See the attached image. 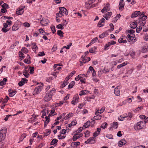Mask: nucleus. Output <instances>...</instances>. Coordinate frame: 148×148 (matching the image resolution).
Masks as SVG:
<instances>
[{
    "instance_id": "obj_37",
    "label": "nucleus",
    "mask_w": 148,
    "mask_h": 148,
    "mask_svg": "<svg viewBox=\"0 0 148 148\" xmlns=\"http://www.w3.org/2000/svg\"><path fill=\"white\" fill-rule=\"evenodd\" d=\"M18 53L19 57H20V60H22L25 58L24 54L21 51H19Z\"/></svg>"
},
{
    "instance_id": "obj_49",
    "label": "nucleus",
    "mask_w": 148,
    "mask_h": 148,
    "mask_svg": "<svg viewBox=\"0 0 148 148\" xmlns=\"http://www.w3.org/2000/svg\"><path fill=\"white\" fill-rule=\"evenodd\" d=\"M68 82L66 81L65 80L64 81V82L63 84H62L61 86V88H63L68 83Z\"/></svg>"
},
{
    "instance_id": "obj_1",
    "label": "nucleus",
    "mask_w": 148,
    "mask_h": 148,
    "mask_svg": "<svg viewBox=\"0 0 148 148\" xmlns=\"http://www.w3.org/2000/svg\"><path fill=\"white\" fill-rule=\"evenodd\" d=\"M134 33L135 31L132 29H128L125 31V33L128 34L126 38L129 42H132V43H134L137 40V38L135 36Z\"/></svg>"
},
{
    "instance_id": "obj_3",
    "label": "nucleus",
    "mask_w": 148,
    "mask_h": 148,
    "mask_svg": "<svg viewBox=\"0 0 148 148\" xmlns=\"http://www.w3.org/2000/svg\"><path fill=\"white\" fill-rule=\"evenodd\" d=\"M7 129L5 127H3L0 130V142L4 140L5 138Z\"/></svg>"
},
{
    "instance_id": "obj_61",
    "label": "nucleus",
    "mask_w": 148,
    "mask_h": 148,
    "mask_svg": "<svg viewBox=\"0 0 148 148\" xmlns=\"http://www.w3.org/2000/svg\"><path fill=\"white\" fill-rule=\"evenodd\" d=\"M117 125L118 124L117 122H114L113 123L112 127L115 129H116L117 127Z\"/></svg>"
},
{
    "instance_id": "obj_34",
    "label": "nucleus",
    "mask_w": 148,
    "mask_h": 148,
    "mask_svg": "<svg viewBox=\"0 0 148 148\" xmlns=\"http://www.w3.org/2000/svg\"><path fill=\"white\" fill-rule=\"evenodd\" d=\"M24 12V10L23 8H20L19 10L16 11V13L18 15L22 14Z\"/></svg>"
},
{
    "instance_id": "obj_31",
    "label": "nucleus",
    "mask_w": 148,
    "mask_h": 148,
    "mask_svg": "<svg viewBox=\"0 0 148 148\" xmlns=\"http://www.w3.org/2000/svg\"><path fill=\"white\" fill-rule=\"evenodd\" d=\"M18 28H19L17 24L15 23L12 27V29L13 31H15L17 30Z\"/></svg>"
},
{
    "instance_id": "obj_39",
    "label": "nucleus",
    "mask_w": 148,
    "mask_h": 148,
    "mask_svg": "<svg viewBox=\"0 0 148 148\" xmlns=\"http://www.w3.org/2000/svg\"><path fill=\"white\" fill-rule=\"evenodd\" d=\"M57 34L61 37H63V34L64 33L61 30H59L57 31Z\"/></svg>"
},
{
    "instance_id": "obj_42",
    "label": "nucleus",
    "mask_w": 148,
    "mask_h": 148,
    "mask_svg": "<svg viewBox=\"0 0 148 148\" xmlns=\"http://www.w3.org/2000/svg\"><path fill=\"white\" fill-rule=\"evenodd\" d=\"M75 84V82L74 81H72L71 82L68 86V88H73V86Z\"/></svg>"
},
{
    "instance_id": "obj_36",
    "label": "nucleus",
    "mask_w": 148,
    "mask_h": 148,
    "mask_svg": "<svg viewBox=\"0 0 148 148\" xmlns=\"http://www.w3.org/2000/svg\"><path fill=\"white\" fill-rule=\"evenodd\" d=\"M55 89L54 88H53L51 90H50L49 92L47 93L49 94V95H51V96L52 97L53 94L55 93Z\"/></svg>"
},
{
    "instance_id": "obj_45",
    "label": "nucleus",
    "mask_w": 148,
    "mask_h": 148,
    "mask_svg": "<svg viewBox=\"0 0 148 148\" xmlns=\"http://www.w3.org/2000/svg\"><path fill=\"white\" fill-rule=\"evenodd\" d=\"M16 92L15 90L12 91L11 92H10L9 94V96L10 97L13 96L16 93Z\"/></svg>"
},
{
    "instance_id": "obj_30",
    "label": "nucleus",
    "mask_w": 148,
    "mask_h": 148,
    "mask_svg": "<svg viewBox=\"0 0 148 148\" xmlns=\"http://www.w3.org/2000/svg\"><path fill=\"white\" fill-rule=\"evenodd\" d=\"M108 31L105 32L103 33L102 34L100 35L99 36V37L101 38H103L107 36L108 34V33L107 32Z\"/></svg>"
},
{
    "instance_id": "obj_25",
    "label": "nucleus",
    "mask_w": 148,
    "mask_h": 148,
    "mask_svg": "<svg viewBox=\"0 0 148 148\" xmlns=\"http://www.w3.org/2000/svg\"><path fill=\"white\" fill-rule=\"evenodd\" d=\"M49 116H46L45 117V119H46V120L44 122V127H45L47 126V125L48 124V123L49 122L50 119L49 118Z\"/></svg>"
},
{
    "instance_id": "obj_8",
    "label": "nucleus",
    "mask_w": 148,
    "mask_h": 148,
    "mask_svg": "<svg viewBox=\"0 0 148 148\" xmlns=\"http://www.w3.org/2000/svg\"><path fill=\"white\" fill-rule=\"evenodd\" d=\"M110 10V5L108 3H107L105 5L101 11L102 13H105L109 11Z\"/></svg>"
},
{
    "instance_id": "obj_55",
    "label": "nucleus",
    "mask_w": 148,
    "mask_h": 148,
    "mask_svg": "<svg viewBox=\"0 0 148 148\" xmlns=\"http://www.w3.org/2000/svg\"><path fill=\"white\" fill-rule=\"evenodd\" d=\"M55 111V110L54 109H53L51 110V112H50V113L49 114V115L48 116H53V115H56L55 114H53L54 113Z\"/></svg>"
},
{
    "instance_id": "obj_50",
    "label": "nucleus",
    "mask_w": 148,
    "mask_h": 148,
    "mask_svg": "<svg viewBox=\"0 0 148 148\" xmlns=\"http://www.w3.org/2000/svg\"><path fill=\"white\" fill-rule=\"evenodd\" d=\"M23 74L26 78H28L29 76V73L25 70L23 72Z\"/></svg>"
},
{
    "instance_id": "obj_28",
    "label": "nucleus",
    "mask_w": 148,
    "mask_h": 148,
    "mask_svg": "<svg viewBox=\"0 0 148 148\" xmlns=\"http://www.w3.org/2000/svg\"><path fill=\"white\" fill-rule=\"evenodd\" d=\"M137 25V22H132L130 24V27L133 29L136 28Z\"/></svg>"
},
{
    "instance_id": "obj_60",
    "label": "nucleus",
    "mask_w": 148,
    "mask_h": 148,
    "mask_svg": "<svg viewBox=\"0 0 148 148\" xmlns=\"http://www.w3.org/2000/svg\"><path fill=\"white\" fill-rule=\"evenodd\" d=\"M126 116H123L122 115L119 116L118 117V119L120 121H123L124 120V119L126 118Z\"/></svg>"
},
{
    "instance_id": "obj_11",
    "label": "nucleus",
    "mask_w": 148,
    "mask_h": 148,
    "mask_svg": "<svg viewBox=\"0 0 148 148\" xmlns=\"http://www.w3.org/2000/svg\"><path fill=\"white\" fill-rule=\"evenodd\" d=\"M83 134L82 133H75V134L74 135L73 137V141H75L77 140L82 137L83 136Z\"/></svg>"
},
{
    "instance_id": "obj_18",
    "label": "nucleus",
    "mask_w": 148,
    "mask_h": 148,
    "mask_svg": "<svg viewBox=\"0 0 148 148\" xmlns=\"http://www.w3.org/2000/svg\"><path fill=\"white\" fill-rule=\"evenodd\" d=\"M112 12H108L103 16V17L105 18L106 20L108 19L111 17L112 15Z\"/></svg>"
},
{
    "instance_id": "obj_21",
    "label": "nucleus",
    "mask_w": 148,
    "mask_h": 148,
    "mask_svg": "<svg viewBox=\"0 0 148 148\" xmlns=\"http://www.w3.org/2000/svg\"><path fill=\"white\" fill-rule=\"evenodd\" d=\"M32 49L34 52L36 53V51L38 50V48L36 45V43H32Z\"/></svg>"
},
{
    "instance_id": "obj_40",
    "label": "nucleus",
    "mask_w": 148,
    "mask_h": 148,
    "mask_svg": "<svg viewBox=\"0 0 148 148\" xmlns=\"http://www.w3.org/2000/svg\"><path fill=\"white\" fill-rule=\"evenodd\" d=\"M7 79L5 78L3 79V80L0 82V85L2 86L3 85L5 84L6 82L7 81Z\"/></svg>"
},
{
    "instance_id": "obj_51",
    "label": "nucleus",
    "mask_w": 148,
    "mask_h": 148,
    "mask_svg": "<svg viewBox=\"0 0 148 148\" xmlns=\"http://www.w3.org/2000/svg\"><path fill=\"white\" fill-rule=\"evenodd\" d=\"M80 144V143L79 142H73L72 145H74V146L75 147H76L77 146L79 145Z\"/></svg>"
},
{
    "instance_id": "obj_44",
    "label": "nucleus",
    "mask_w": 148,
    "mask_h": 148,
    "mask_svg": "<svg viewBox=\"0 0 148 148\" xmlns=\"http://www.w3.org/2000/svg\"><path fill=\"white\" fill-rule=\"evenodd\" d=\"M97 49L96 47H94L93 48H91L89 50V51L90 53H93L95 51V50Z\"/></svg>"
},
{
    "instance_id": "obj_59",
    "label": "nucleus",
    "mask_w": 148,
    "mask_h": 148,
    "mask_svg": "<svg viewBox=\"0 0 148 148\" xmlns=\"http://www.w3.org/2000/svg\"><path fill=\"white\" fill-rule=\"evenodd\" d=\"M98 38L97 37H95L91 41L90 43L92 44H93L97 40Z\"/></svg>"
},
{
    "instance_id": "obj_29",
    "label": "nucleus",
    "mask_w": 148,
    "mask_h": 148,
    "mask_svg": "<svg viewBox=\"0 0 148 148\" xmlns=\"http://www.w3.org/2000/svg\"><path fill=\"white\" fill-rule=\"evenodd\" d=\"M124 3L123 0H121L119 4V8L120 10L122 9L124 6Z\"/></svg>"
},
{
    "instance_id": "obj_48",
    "label": "nucleus",
    "mask_w": 148,
    "mask_h": 148,
    "mask_svg": "<svg viewBox=\"0 0 148 148\" xmlns=\"http://www.w3.org/2000/svg\"><path fill=\"white\" fill-rule=\"evenodd\" d=\"M58 140L56 139H53L51 142L50 144L51 145H54L56 143L58 142Z\"/></svg>"
},
{
    "instance_id": "obj_33",
    "label": "nucleus",
    "mask_w": 148,
    "mask_h": 148,
    "mask_svg": "<svg viewBox=\"0 0 148 148\" xmlns=\"http://www.w3.org/2000/svg\"><path fill=\"white\" fill-rule=\"evenodd\" d=\"M127 64V62H125L119 65H118L117 66V68L118 69H120L121 67L124 66Z\"/></svg>"
},
{
    "instance_id": "obj_58",
    "label": "nucleus",
    "mask_w": 148,
    "mask_h": 148,
    "mask_svg": "<svg viewBox=\"0 0 148 148\" xmlns=\"http://www.w3.org/2000/svg\"><path fill=\"white\" fill-rule=\"evenodd\" d=\"M64 25L63 24H60L58 25L57 26V28L58 29H64Z\"/></svg>"
},
{
    "instance_id": "obj_63",
    "label": "nucleus",
    "mask_w": 148,
    "mask_h": 148,
    "mask_svg": "<svg viewBox=\"0 0 148 148\" xmlns=\"http://www.w3.org/2000/svg\"><path fill=\"white\" fill-rule=\"evenodd\" d=\"M110 26L111 27V29H108V31H110V32L111 31H113L114 29V26L113 24L112 23H110Z\"/></svg>"
},
{
    "instance_id": "obj_23",
    "label": "nucleus",
    "mask_w": 148,
    "mask_h": 148,
    "mask_svg": "<svg viewBox=\"0 0 148 148\" xmlns=\"http://www.w3.org/2000/svg\"><path fill=\"white\" fill-rule=\"evenodd\" d=\"M102 116L101 115H96L92 119V122H93V123H95L94 121L95 120H99L101 119Z\"/></svg>"
},
{
    "instance_id": "obj_54",
    "label": "nucleus",
    "mask_w": 148,
    "mask_h": 148,
    "mask_svg": "<svg viewBox=\"0 0 148 148\" xmlns=\"http://www.w3.org/2000/svg\"><path fill=\"white\" fill-rule=\"evenodd\" d=\"M121 15L120 14H117L116 16L114 18V21L116 22L117 20L121 17Z\"/></svg>"
},
{
    "instance_id": "obj_12",
    "label": "nucleus",
    "mask_w": 148,
    "mask_h": 148,
    "mask_svg": "<svg viewBox=\"0 0 148 148\" xmlns=\"http://www.w3.org/2000/svg\"><path fill=\"white\" fill-rule=\"evenodd\" d=\"M95 142V138L94 137H92L89 138L86 141H85V143L86 144L90 143L92 144L94 143Z\"/></svg>"
},
{
    "instance_id": "obj_13",
    "label": "nucleus",
    "mask_w": 148,
    "mask_h": 148,
    "mask_svg": "<svg viewBox=\"0 0 148 148\" xmlns=\"http://www.w3.org/2000/svg\"><path fill=\"white\" fill-rule=\"evenodd\" d=\"M126 38V36L125 35L122 36L118 40V41L119 43H127V41L125 39Z\"/></svg>"
},
{
    "instance_id": "obj_27",
    "label": "nucleus",
    "mask_w": 148,
    "mask_h": 148,
    "mask_svg": "<svg viewBox=\"0 0 148 148\" xmlns=\"http://www.w3.org/2000/svg\"><path fill=\"white\" fill-rule=\"evenodd\" d=\"M62 65H60L59 64H56L54 65L53 67L55 69V71H56L57 70H59L61 69V67L59 66H62Z\"/></svg>"
},
{
    "instance_id": "obj_26",
    "label": "nucleus",
    "mask_w": 148,
    "mask_h": 148,
    "mask_svg": "<svg viewBox=\"0 0 148 148\" xmlns=\"http://www.w3.org/2000/svg\"><path fill=\"white\" fill-rule=\"evenodd\" d=\"M101 130V129L100 128H97V131L94 133L93 134V136L94 137L97 136L99 134Z\"/></svg>"
},
{
    "instance_id": "obj_16",
    "label": "nucleus",
    "mask_w": 148,
    "mask_h": 148,
    "mask_svg": "<svg viewBox=\"0 0 148 148\" xmlns=\"http://www.w3.org/2000/svg\"><path fill=\"white\" fill-rule=\"evenodd\" d=\"M59 10L60 11L61 13L62 12V14H64L66 15H67L68 14V12L67 10L64 7H60L59 8Z\"/></svg>"
},
{
    "instance_id": "obj_2",
    "label": "nucleus",
    "mask_w": 148,
    "mask_h": 148,
    "mask_svg": "<svg viewBox=\"0 0 148 148\" xmlns=\"http://www.w3.org/2000/svg\"><path fill=\"white\" fill-rule=\"evenodd\" d=\"M12 24V22L9 20H7L5 23L3 24V27L2 28V31L4 33L8 32L11 29L10 26Z\"/></svg>"
},
{
    "instance_id": "obj_20",
    "label": "nucleus",
    "mask_w": 148,
    "mask_h": 148,
    "mask_svg": "<svg viewBox=\"0 0 148 148\" xmlns=\"http://www.w3.org/2000/svg\"><path fill=\"white\" fill-rule=\"evenodd\" d=\"M105 21V19L104 18H102L98 23L97 26L98 27L102 26L104 24H103Z\"/></svg>"
},
{
    "instance_id": "obj_62",
    "label": "nucleus",
    "mask_w": 148,
    "mask_h": 148,
    "mask_svg": "<svg viewBox=\"0 0 148 148\" xmlns=\"http://www.w3.org/2000/svg\"><path fill=\"white\" fill-rule=\"evenodd\" d=\"M56 16L58 17H61L63 16V14H62V12L61 13L60 11V10L59 12L56 14Z\"/></svg>"
},
{
    "instance_id": "obj_10",
    "label": "nucleus",
    "mask_w": 148,
    "mask_h": 148,
    "mask_svg": "<svg viewBox=\"0 0 148 148\" xmlns=\"http://www.w3.org/2000/svg\"><path fill=\"white\" fill-rule=\"evenodd\" d=\"M79 98L78 95H75L73 97V100L71 103L74 105H75L79 101Z\"/></svg>"
},
{
    "instance_id": "obj_43",
    "label": "nucleus",
    "mask_w": 148,
    "mask_h": 148,
    "mask_svg": "<svg viewBox=\"0 0 148 148\" xmlns=\"http://www.w3.org/2000/svg\"><path fill=\"white\" fill-rule=\"evenodd\" d=\"M90 122L89 121H88L85 123L84 125V127L85 128H86L89 126L90 124Z\"/></svg>"
},
{
    "instance_id": "obj_64",
    "label": "nucleus",
    "mask_w": 148,
    "mask_h": 148,
    "mask_svg": "<svg viewBox=\"0 0 148 148\" xmlns=\"http://www.w3.org/2000/svg\"><path fill=\"white\" fill-rule=\"evenodd\" d=\"M9 99V97L8 96H6L3 100V102L4 103H6L8 101Z\"/></svg>"
},
{
    "instance_id": "obj_24",
    "label": "nucleus",
    "mask_w": 148,
    "mask_h": 148,
    "mask_svg": "<svg viewBox=\"0 0 148 148\" xmlns=\"http://www.w3.org/2000/svg\"><path fill=\"white\" fill-rule=\"evenodd\" d=\"M118 87H116L114 90V93L117 96H119L120 95V92L119 90Z\"/></svg>"
},
{
    "instance_id": "obj_38",
    "label": "nucleus",
    "mask_w": 148,
    "mask_h": 148,
    "mask_svg": "<svg viewBox=\"0 0 148 148\" xmlns=\"http://www.w3.org/2000/svg\"><path fill=\"white\" fill-rule=\"evenodd\" d=\"M46 111H48V110H46V109H44L42 110V118H44V116L46 115H47V113L46 112Z\"/></svg>"
},
{
    "instance_id": "obj_17",
    "label": "nucleus",
    "mask_w": 148,
    "mask_h": 148,
    "mask_svg": "<svg viewBox=\"0 0 148 148\" xmlns=\"http://www.w3.org/2000/svg\"><path fill=\"white\" fill-rule=\"evenodd\" d=\"M126 143V142L125 139H123L118 142V144L119 147H121L122 146L125 145Z\"/></svg>"
},
{
    "instance_id": "obj_53",
    "label": "nucleus",
    "mask_w": 148,
    "mask_h": 148,
    "mask_svg": "<svg viewBox=\"0 0 148 148\" xmlns=\"http://www.w3.org/2000/svg\"><path fill=\"white\" fill-rule=\"evenodd\" d=\"M51 132V131L50 130H47L46 131V133H45L44 134V136H47L48 135L50 134Z\"/></svg>"
},
{
    "instance_id": "obj_5",
    "label": "nucleus",
    "mask_w": 148,
    "mask_h": 148,
    "mask_svg": "<svg viewBox=\"0 0 148 148\" xmlns=\"http://www.w3.org/2000/svg\"><path fill=\"white\" fill-rule=\"evenodd\" d=\"M43 84H39L36 87L33 92V94L34 95L37 94L40 92L43 88Z\"/></svg>"
},
{
    "instance_id": "obj_32",
    "label": "nucleus",
    "mask_w": 148,
    "mask_h": 148,
    "mask_svg": "<svg viewBox=\"0 0 148 148\" xmlns=\"http://www.w3.org/2000/svg\"><path fill=\"white\" fill-rule=\"evenodd\" d=\"M89 91L86 90H83L81 91L79 93V95L80 96H82L83 95H84L86 94V93H88Z\"/></svg>"
},
{
    "instance_id": "obj_6",
    "label": "nucleus",
    "mask_w": 148,
    "mask_h": 148,
    "mask_svg": "<svg viewBox=\"0 0 148 148\" xmlns=\"http://www.w3.org/2000/svg\"><path fill=\"white\" fill-rule=\"evenodd\" d=\"M95 0H89L85 3V7L87 9H90L92 7H95L94 4H93L92 3Z\"/></svg>"
},
{
    "instance_id": "obj_7",
    "label": "nucleus",
    "mask_w": 148,
    "mask_h": 148,
    "mask_svg": "<svg viewBox=\"0 0 148 148\" xmlns=\"http://www.w3.org/2000/svg\"><path fill=\"white\" fill-rule=\"evenodd\" d=\"M40 23L42 26H45L49 23V21L47 19L41 18H42V16L40 15Z\"/></svg>"
},
{
    "instance_id": "obj_9",
    "label": "nucleus",
    "mask_w": 148,
    "mask_h": 148,
    "mask_svg": "<svg viewBox=\"0 0 148 148\" xmlns=\"http://www.w3.org/2000/svg\"><path fill=\"white\" fill-rule=\"evenodd\" d=\"M139 18L137 21H146V19L147 18V17L145 15H144V12H142V14L140 15Z\"/></svg>"
},
{
    "instance_id": "obj_4",
    "label": "nucleus",
    "mask_w": 148,
    "mask_h": 148,
    "mask_svg": "<svg viewBox=\"0 0 148 148\" xmlns=\"http://www.w3.org/2000/svg\"><path fill=\"white\" fill-rule=\"evenodd\" d=\"M145 124V122L143 121L138 122L134 126V129L136 130H140L143 128V125Z\"/></svg>"
},
{
    "instance_id": "obj_46",
    "label": "nucleus",
    "mask_w": 148,
    "mask_h": 148,
    "mask_svg": "<svg viewBox=\"0 0 148 148\" xmlns=\"http://www.w3.org/2000/svg\"><path fill=\"white\" fill-rule=\"evenodd\" d=\"M29 73L31 74H33L34 72L33 67H30L29 69Z\"/></svg>"
},
{
    "instance_id": "obj_52",
    "label": "nucleus",
    "mask_w": 148,
    "mask_h": 148,
    "mask_svg": "<svg viewBox=\"0 0 148 148\" xmlns=\"http://www.w3.org/2000/svg\"><path fill=\"white\" fill-rule=\"evenodd\" d=\"M138 23L139 25L140 26H144L146 23V21H138Z\"/></svg>"
},
{
    "instance_id": "obj_47",
    "label": "nucleus",
    "mask_w": 148,
    "mask_h": 148,
    "mask_svg": "<svg viewBox=\"0 0 148 148\" xmlns=\"http://www.w3.org/2000/svg\"><path fill=\"white\" fill-rule=\"evenodd\" d=\"M21 51L25 53H27L28 52V49L25 47H23L21 49Z\"/></svg>"
},
{
    "instance_id": "obj_19",
    "label": "nucleus",
    "mask_w": 148,
    "mask_h": 148,
    "mask_svg": "<svg viewBox=\"0 0 148 148\" xmlns=\"http://www.w3.org/2000/svg\"><path fill=\"white\" fill-rule=\"evenodd\" d=\"M27 81V79L25 78H23L18 83V85L21 86L23 85L25 83H26V82Z\"/></svg>"
},
{
    "instance_id": "obj_41",
    "label": "nucleus",
    "mask_w": 148,
    "mask_h": 148,
    "mask_svg": "<svg viewBox=\"0 0 148 148\" xmlns=\"http://www.w3.org/2000/svg\"><path fill=\"white\" fill-rule=\"evenodd\" d=\"M148 50V46L143 47L142 49V51L143 53L146 52Z\"/></svg>"
},
{
    "instance_id": "obj_56",
    "label": "nucleus",
    "mask_w": 148,
    "mask_h": 148,
    "mask_svg": "<svg viewBox=\"0 0 148 148\" xmlns=\"http://www.w3.org/2000/svg\"><path fill=\"white\" fill-rule=\"evenodd\" d=\"M108 124L107 123L105 122L103 123L101 125V127L104 129L107 126Z\"/></svg>"
},
{
    "instance_id": "obj_14",
    "label": "nucleus",
    "mask_w": 148,
    "mask_h": 148,
    "mask_svg": "<svg viewBox=\"0 0 148 148\" xmlns=\"http://www.w3.org/2000/svg\"><path fill=\"white\" fill-rule=\"evenodd\" d=\"M52 99L51 95H49L47 93H46L43 98V100L45 101H48Z\"/></svg>"
},
{
    "instance_id": "obj_35",
    "label": "nucleus",
    "mask_w": 148,
    "mask_h": 148,
    "mask_svg": "<svg viewBox=\"0 0 148 148\" xmlns=\"http://www.w3.org/2000/svg\"><path fill=\"white\" fill-rule=\"evenodd\" d=\"M73 116V114L72 113H70L66 115L63 118L64 120H66Z\"/></svg>"
},
{
    "instance_id": "obj_57",
    "label": "nucleus",
    "mask_w": 148,
    "mask_h": 148,
    "mask_svg": "<svg viewBox=\"0 0 148 148\" xmlns=\"http://www.w3.org/2000/svg\"><path fill=\"white\" fill-rule=\"evenodd\" d=\"M1 6L4 9H8V5L5 3L1 5Z\"/></svg>"
},
{
    "instance_id": "obj_22",
    "label": "nucleus",
    "mask_w": 148,
    "mask_h": 148,
    "mask_svg": "<svg viewBox=\"0 0 148 148\" xmlns=\"http://www.w3.org/2000/svg\"><path fill=\"white\" fill-rule=\"evenodd\" d=\"M140 14L141 12L140 11H136L132 14L131 16L132 17H135Z\"/></svg>"
},
{
    "instance_id": "obj_15",
    "label": "nucleus",
    "mask_w": 148,
    "mask_h": 148,
    "mask_svg": "<svg viewBox=\"0 0 148 148\" xmlns=\"http://www.w3.org/2000/svg\"><path fill=\"white\" fill-rule=\"evenodd\" d=\"M80 66H81L82 65L83 63L84 64L87 62L86 58L85 57V56H83L80 59Z\"/></svg>"
}]
</instances>
